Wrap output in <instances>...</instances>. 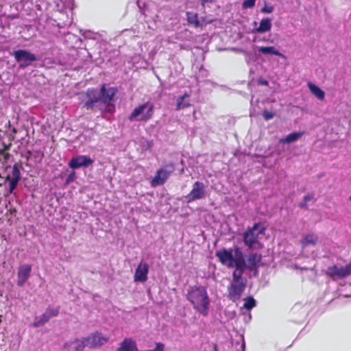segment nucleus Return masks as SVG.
Segmentation results:
<instances>
[{
	"mask_svg": "<svg viewBox=\"0 0 351 351\" xmlns=\"http://www.w3.org/2000/svg\"><path fill=\"white\" fill-rule=\"evenodd\" d=\"M305 202L313 201L314 199V197L312 195H307L304 198Z\"/></svg>",
	"mask_w": 351,
	"mask_h": 351,
	"instance_id": "nucleus-34",
	"label": "nucleus"
},
{
	"mask_svg": "<svg viewBox=\"0 0 351 351\" xmlns=\"http://www.w3.org/2000/svg\"><path fill=\"white\" fill-rule=\"evenodd\" d=\"M51 317L48 314L45 312L40 317L36 318V321L34 322V326H40L47 322Z\"/></svg>",
	"mask_w": 351,
	"mask_h": 351,
	"instance_id": "nucleus-27",
	"label": "nucleus"
},
{
	"mask_svg": "<svg viewBox=\"0 0 351 351\" xmlns=\"http://www.w3.org/2000/svg\"><path fill=\"white\" fill-rule=\"evenodd\" d=\"M303 135L302 132H293L287 135L285 138L280 140L281 143H290L296 141Z\"/></svg>",
	"mask_w": 351,
	"mask_h": 351,
	"instance_id": "nucleus-25",
	"label": "nucleus"
},
{
	"mask_svg": "<svg viewBox=\"0 0 351 351\" xmlns=\"http://www.w3.org/2000/svg\"><path fill=\"white\" fill-rule=\"evenodd\" d=\"M257 51L263 55H274L278 56L282 58H285L284 54H282L276 47L274 46H259L257 47Z\"/></svg>",
	"mask_w": 351,
	"mask_h": 351,
	"instance_id": "nucleus-20",
	"label": "nucleus"
},
{
	"mask_svg": "<svg viewBox=\"0 0 351 351\" xmlns=\"http://www.w3.org/2000/svg\"><path fill=\"white\" fill-rule=\"evenodd\" d=\"M308 88L311 93L317 97L319 100L323 101L325 98V93L319 86L315 85L311 82L307 84Z\"/></svg>",
	"mask_w": 351,
	"mask_h": 351,
	"instance_id": "nucleus-23",
	"label": "nucleus"
},
{
	"mask_svg": "<svg viewBox=\"0 0 351 351\" xmlns=\"http://www.w3.org/2000/svg\"><path fill=\"white\" fill-rule=\"evenodd\" d=\"M21 178V173L19 169L16 165H14L5 179V183L8 185V193L11 194L18 185L19 181Z\"/></svg>",
	"mask_w": 351,
	"mask_h": 351,
	"instance_id": "nucleus-9",
	"label": "nucleus"
},
{
	"mask_svg": "<svg viewBox=\"0 0 351 351\" xmlns=\"http://www.w3.org/2000/svg\"><path fill=\"white\" fill-rule=\"evenodd\" d=\"M256 306V300L252 297H247L245 299L243 307L247 310H251Z\"/></svg>",
	"mask_w": 351,
	"mask_h": 351,
	"instance_id": "nucleus-28",
	"label": "nucleus"
},
{
	"mask_svg": "<svg viewBox=\"0 0 351 351\" xmlns=\"http://www.w3.org/2000/svg\"><path fill=\"white\" fill-rule=\"evenodd\" d=\"M243 271H234L233 272V279L228 287V297L232 301L238 300L246 286L247 280L241 277Z\"/></svg>",
	"mask_w": 351,
	"mask_h": 351,
	"instance_id": "nucleus-3",
	"label": "nucleus"
},
{
	"mask_svg": "<svg viewBox=\"0 0 351 351\" xmlns=\"http://www.w3.org/2000/svg\"><path fill=\"white\" fill-rule=\"evenodd\" d=\"M117 351H139L136 342L130 337L125 338L119 345Z\"/></svg>",
	"mask_w": 351,
	"mask_h": 351,
	"instance_id": "nucleus-19",
	"label": "nucleus"
},
{
	"mask_svg": "<svg viewBox=\"0 0 351 351\" xmlns=\"http://www.w3.org/2000/svg\"><path fill=\"white\" fill-rule=\"evenodd\" d=\"M85 337L69 341L64 344L68 351H83L87 347Z\"/></svg>",
	"mask_w": 351,
	"mask_h": 351,
	"instance_id": "nucleus-17",
	"label": "nucleus"
},
{
	"mask_svg": "<svg viewBox=\"0 0 351 351\" xmlns=\"http://www.w3.org/2000/svg\"><path fill=\"white\" fill-rule=\"evenodd\" d=\"M258 84L259 85H263V86H267L269 84L268 82L266 80H264V79L258 80Z\"/></svg>",
	"mask_w": 351,
	"mask_h": 351,
	"instance_id": "nucleus-33",
	"label": "nucleus"
},
{
	"mask_svg": "<svg viewBox=\"0 0 351 351\" xmlns=\"http://www.w3.org/2000/svg\"><path fill=\"white\" fill-rule=\"evenodd\" d=\"M86 346L89 348H97L101 347L109 341L110 337L101 332L96 331L90 333L85 337Z\"/></svg>",
	"mask_w": 351,
	"mask_h": 351,
	"instance_id": "nucleus-6",
	"label": "nucleus"
},
{
	"mask_svg": "<svg viewBox=\"0 0 351 351\" xmlns=\"http://www.w3.org/2000/svg\"><path fill=\"white\" fill-rule=\"evenodd\" d=\"M153 114V105L149 102L135 108L129 117L130 121H143L149 119Z\"/></svg>",
	"mask_w": 351,
	"mask_h": 351,
	"instance_id": "nucleus-4",
	"label": "nucleus"
},
{
	"mask_svg": "<svg viewBox=\"0 0 351 351\" xmlns=\"http://www.w3.org/2000/svg\"><path fill=\"white\" fill-rule=\"evenodd\" d=\"M216 256L223 265L228 268L235 267L234 271H243L245 267V260L241 250L235 247L234 250L222 248L215 253Z\"/></svg>",
	"mask_w": 351,
	"mask_h": 351,
	"instance_id": "nucleus-2",
	"label": "nucleus"
},
{
	"mask_svg": "<svg viewBox=\"0 0 351 351\" xmlns=\"http://www.w3.org/2000/svg\"><path fill=\"white\" fill-rule=\"evenodd\" d=\"M172 170H167L165 169H160L157 171L155 176L153 178V179L151 181V184L152 186H156L158 185L163 184L165 181L169 178L170 173H171Z\"/></svg>",
	"mask_w": 351,
	"mask_h": 351,
	"instance_id": "nucleus-16",
	"label": "nucleus"
},
{
	"mask_svg": "<svg viewBox=\"0 0 351 351\" xmlns=\"http://www.w3.org/2000/svg\"><path fill=\"white\" fill-rule=\"evenodd\" d=\"M86 96L88 99L85 105L88 108H93L97 102L101 101L100 94L96 90H88Z\"/></svg>",
	"mask_w": 351,
	"mask_h": 351,
	"instance_id": "nucleus-21",
	"label": "nucleus"
},
{
	"mask_svg": "<svg viewBox=\"0 0 351 351\" xmlns=\"http://www.w3.org/2000/svg\"><path fill=\"white\" fill-rule=\"evenodd\" d=\"M206 196V186L201 182H195L190 193L185 196L187 202H191L204 198Z\"/></svg>",
	"mask_w": 351,
	"mask_h": 351,
	"instance_id": "nucleus-8",
	"label": "nucleus"
},
{
	"mask_svg": "<svg viewBox=\"0 0 351 351\" xmlns=\"http://www.w3.org/2000/svg\"><path fill=\"white\" fill-rule=\"evenodd\" d=\"M265 230V227L261 223H256L244 233L245 244L250 248L254 247L258 243V237Z\"/></svg>",
	"mask_w": 351,
	"mask_h": 351,
	"instance_id": "nucleus-5",
	"label": "nucleus"
},
{
	"mask_svg": "<svg viewBox=\"0 0 351 351\" xmlns=\"http://www.w3.org/2000/svg\"><path fill=\"white\" fill-rule=\"evenodd\" d=\"M47 314L51 318L52 317H55L58 314V309L57 308H48L45 311Z\"/></svg>",
	"mask_w": 351,
	"mask_h": 351,
	"instance_id": "nucleus-32",
	"label": "nucleus"
},
{
	"mask_svg": "<svg viewBox=\"0 0 351 351\" xmlns=\"http://www.w3.org/2000/svg\"><path fill=\"white\" fill-rule=\"evenodd\" d=\"M271 29V21L269 18H263L261 20L259 26L252 29L253 33H265Z\"/></svg>",
	"mask_w": 351,
	"mask_h": 351,
	"instance_id": "nucleus-22",
	"label": "nucleus"
},
{
	"mask_svg": "<svg viewBox=\"0 0 351 351\" xmlns=\"http://www.w3.org/2000/svg\"><path fill=\"white\" fill-rule=\"evenodd\" d=\"M256 0H244L242 3V8L245 10L252 8Z\"/></svg>",
	"mask_w": 351,
	"mask_h": 351,
	"instance_id": "nucleus-30",
	"label": "nucleus"
},
{
	"mask_svg": "<svg viewBox=\"0 0 351 351\" xmlns=\"http://www.w3.org/2000/svg\"><path fill=\"white\" fill-rule=\"evenodd\" d=\"M318 241V237L315 234L308 233L304 234L300 240L302 250L304 251L308 247H315L317 244Z\"/></svg>",
	"mask_w": 351,
	"mask_h": 351,
	"instance_id": "nucleus-15",
	"label": "nucleus"
},
{
	"mask_svg": "<svg viewBox=\"0 0 351 351\" xmlns=\"http://www.w3.org/2000/svg\"><path fill=\"white\" fill-rule=\"evenodd\" d=\"M117 93V89L113 87L106 88V85H102L101 88V101L106 106L112 105V101Z\"/></svg>",
	"mask_w": 351,
	"mask_h": 351,
	"instance_id": "nucleus-14",
	"label": "nucleus"
},
{
	"mask_svg": "<svg viewBox=\"0 0 351 351\" xmlns=\"http://www.w3.org/2000/svg\"><path fill=\"white\" fill-rule=\"evenodd\" d=\"M186 299L199 314L204 316L208 314L210 299L206 287L201 285L191 287L186 294Z\"/></svg>",
	"mask_w": 351,
	"mask_h": 351,
	"instance_id": "nucleus-1",
	"label": "nucleus"
},
{
	"mask_svg": "<svg viewBox=\"0 0 351 351\" xmlns=\"http://www.w3.org/2000/svg\"><path fill=\"white\" fill-rule=\"evenodd\" d=\"M275 116V113L273 112H269L267 110H265L263 112V117L265 121H269L273 119Z\"/></svg>",
	"mask_w": 351,
	"mask_h": 351,
	"instance_id": "nucleus-31",
	"label": "nucleus"
},
{
	"mask_svg": "<svg viewBox=\"0 0 351 351\" xmlns=\"http://www.w3.org/2000/svg\"><path fill=\"white\" fill-rule=\"evenodd\" d=\"M189 95L184 94L183 96L179 97L177 100V109H182L191 106Z\"/></svg>",
	"mask_w": 351,
	"mask_h": 351,
	"instance_id": "nucleus-24",
	"label": "nucleus"
},
{
	"mask_svg": "<svg viewBox=\"0 0 351 351\" xmlns=\"http://www.w3.org/2000/svg\"><path fill=\"white\" fill-rule=\"evenodd\" d=\"M274 10V6L271 3L265 1L264 6L261 9V12L265 14H270L273 12Z\"/></svg>",
	"mask_w": 351,
	"mask_h": 351,
	"instance_id": "nucleus-29",
	"label": "nucleus"
},
{
	"mask_svg": "<svg viewBox=\"0 0 351 351\" xmlns=\"http://www.w3.org/2000/svg\"><path fill=\"white\" fill-rule=\"evenodd\" d=\"M262 256L259 254H250L247 258L246 262L245 261V268L250 270H256L259 266L261 261Z\"/></svg>",
	"mask_w": 351,
	"mask_h": 351,
	"instance_id": "nucleus-18",
	"label": "nucleus"
},
{
	"mask_svg": "<svg viewBox=\"0 0 351 351\" xmlns=\"http://www.w3.org/2000/svg\"><path fill=\"white\" fill-rule=\"evenodd\" d=\"M186 16L189 23L194 25L195 27H199L200 25L197 14L193 12H187Z\"/></svg>",
	"mask_w": 351,
	"mask_h": 351,
	"instance_id": "nucleus-26",
	"label": "nucleus"
},
{
	"mask_svg": "<svg viewBox=\"0 0 351 351\" xmlns=\"http://www.w3.org/2000/svg\"><path fill=\"white\" fill-rule=\"evenodd\" d=\"M32 267L30 264L24 263L19 266L16 274V285L22 287L29 280L31 276Z\"/></svg>",
	"mask_w": 351,
	"mask_h": 351,
	"instance_id": "nucleus-10",
	"label": "nucleus"
},
{
	"mask_svg": "<svg viewBox=\"0 0 351 351\" xmlns=\"http://www.w3.org/2000/svg\"><path fill=\"white\" fill-rule=\"evenodd\" d=\"M327 276L332 278H343L351 275V261L346 266L336 265L328 267L326 271Z\"/></svg>",
	"mask_w": 351,
	"mask_h": 351,
	"instance_id": "nucleus-7",
	"label": "nucleus"
},
{
	"mask_svg": "<svg viewBox=\"0 0 351 351\" xmlns=\"http://www.w3.org/2000/svg\"><path fill=\"white\" fill-rule=\"evenodd\" d=\"M93 163L89 156L84 155H79L76 157L73 158L69 162V166L73 169H78L80 167H86L91 165Z\"/></svg>",
	"mask_w": 351,
	"mask_h": 351,
	"instance_id": "nucleus-12",
	"label": "nucleus"
},
{
	"mask_svg": "<svg viewBox=\"0 0 351 351\" xmlns=\"http://www.w3.org/2000/svg\"><path fill=\"white\" fill-rule=\"evenodd\" d=\"M148 271V264L146 262L141 261L136 269L135 274L134 276V280L135 282H145L147 280Z\"/></svg>",
	"mask_w": 351,
	"mask_h": 351,
	"instance_id": "nucleus-13",
	"label": "nucleus"
},
{
	"mask_svg": "<svg viewBox=\"0 0 351 351\" xmlns=\"http://www.w3.org/2000/svg\"><path fill=\"white\" fill-rule=\"evenodd\" d=\"M16 60L21 62V66H26L36 60V56L27 50H17L14 52Z\"/></svg>",
	"mask_w": 351,
	"mask_h": 351,
	"instance_id": "nucleus-11",
	"label": "nucleus"
},
{
	"mask_svg": "<svg viewBox=\"0 0 351 351\" xmlns=\"http://www.w3.org/2000/svg\"><path fill=\"white\" fill-rule=\"evenodd\" d=\"M70 4H71V5H69V8H70L71 9H72V8H73V0H70Z\"/></svg>",
	"mask_w": 351,
	"mask_h": 351,
	"instance_id": "nucleus-35",
	"label": "nucleus"
}]
</instances>
